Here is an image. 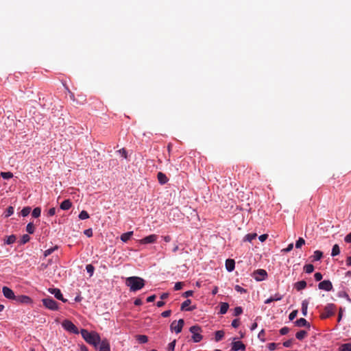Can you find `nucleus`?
<instances>
[{
    "label": "nucleus",
    "mask_w": 351,
    "mask_h": 351,
    "mask_svg": "<svg viewBox=\"0 0 351 351\" xmlns=\"http://www.w3.org/2000/svg\"><path fill=\"white\" fill-rule=\"evenodd\" d=\"M125 285L131 291H136L145 286V280L137 276L128 277L125 280Z\"/></svg>",
    "instance_id": "f257e3e1"
},
{
    "label": "nucleus",
    "mask_w": 351,
    "mask_h": 351,
    "mask_svg": "<svg viewBox=\"0 0 351 351\" xmlns=\"http://www.w3.org/2000/svg\"><path fill=\"white\" fill-rule=\"evenodd\" d=\"M81 335L87 343L93 345L95 348L97 347L100 343L101 339L97 332H89L87 330L82 329Z\"/></svg>",
    "instance_id": "f03ea898"
},
{
    "label": "nucleus",
    "mask_w": 351,
    "mask_h": 351,
    "mask_svg": "<svg viewBox=\"0 0 351 351\" xmlns=\"http://www.w3.org/2000/svg\"><path fill=\"white\" fill-rule=\"evenodd\" d=\"M337 310L336 306L334 304H327L320 313V318L325 319L335 315Z\"/></svg>",
    "instance_id": "7ed1b4c3"
},
{
    "label": "nucleus",
    "mask_w": 351,
    "mask_h": 351,
    "mask_svg": "<svg viewBox=\"0 0 351 351\" xmlns=\"http://www.w3.org/2000/svg\"><path fill=\"white\" fill-rule=\"evenodd\" d=\"M189 331L192 333L191 339L194 343L200 342L203 336L202 335V328L198 325L192 326L189 328Z\"/></svg>",
    "instance_id": "20e7f679"
},
{
    "label": "nucleus",
    "mask_w": 351,
    "mask_h": 351,
    "mask_svg": "<svg viewBox=\"0 0 351 351\" xmlns=\"http://www.w3.org/2000/svg\"><path fill=\"white\" fill-rule=\"evenodd\" d=\"M42 302L43 305L49 310L56 311L58 309V303L51 298H44Z\"/></svg>",
    "instance_id": "39448f33"
},
{
    "label": "nucleus",
    "mask_w": 351,
    "mask_h": 351,
    "mask_svg": "<svg viewBox=\"0 0 351 351\" xmlns=\"http://www.w3.org/2000/svg\"><path fill=\"white\" fill-rule=\"evenodd\" d=\"M62 327L67 331L78 334L79 331L77 328L73 324V323L68 319L64 320L62 323Z\"/></svg>",
    "instance_id": "423d86ee"
},
{
    "label": "nucleus",
    "mask_w": 351,
    "mask_h": 351,
    "mask_svg": "<svg viewBox=\"0 0 351 351\" xmlns=\"http://www.w3.org/2000/svg\"><path fill=\"white\" fill-rule=\"evenodd\" d=\"M184 324L183 319H180L178 322L173 321L170 325V329L171 331H175L176 333H180Z\"/></svg>",
    "instance_id": "0eeeda50"
},
{
    "label": "nucleus",
    "mask_w": 351,
    "mask_h": 351,
    "mask_svg": "<svg viewBox=\"0 0 351 351\" xmlns=\"http://www.w3.org/2000/svg\"><path fill=\"white\" fill-rule=\"evenodd\" d=\"M267 276V271L265 269H259L253 272L252 276L257 281H261L265 279Z\"/></svg>",
    "instance_id": "6e6552de"
},
{
    "label": "nucleus",
    "mask_w": 351,
    "mask_h": 351,
    "mask_svg": "<svg viewBox=\"0 0 351 351\" xmlns=\"http://www.w3.org/2000/svg\"><path fill=\"white\" fill-rule=\"evenodd\" d=\"M318 287L319 289L325 290L326 291H330L332 289V285L330 280H325L319 283Z\"/></svg>",
    "instance_id": "1a4fd4ad"
},
{
    "label": "nucleus",
    "mask_w": 351,
    "mask_h": 351,
    "mask_svg": "<svg viewBox=\"0 0 351 351\" xmlns=\"http://www.w3.org/2000/svg\"><path fill=\"white\" fill-rule=\"evenodd\" d=\"M16 302L21 304H31L32 303V300L30 297L27 295H21L16 296L14 300Z\"/></svg>",
    "instance_id": "9d476101"
},
{
    "label": "nucleus",
    "mask_w": 351,
    "mask_h": 351,
    "mask_svg": "<svg viewBox=\"0 0 351 351\" xmlns=\"http://www.w3.org/2000/svg\"><path fill=\"white\" fill-rule=\"evenodd\" d=\"M2 292L5 298L9 300H14L16 295L14 291L8 287H3Z\"/></svg>",
    "instance_id": "9b49d317"
},
{
    "label": "nucleus",
    "mask_w": 351,
    "mask_h": 351,
    "mask_svg": "<svg viewBox=\"0 0 351 351\" xmlns=\"http://www.w3.org/2000/svg\"><path fill=\"white\" fill-rule=\"evenodd\" d=\"M49 293H51V294H53L54 296L58 299V300H60L61 301H62L63 302H67V300L66 299H64L63 298V295L60 291V290L59 289H57V288H51V289H49Z\"/></svg>",
    "instance_id": "f8f14e48"
},
{
    "label": "nucleus",
    "mask_w": 351,
    "mask_h": 351,
    "mask_svg": "<svg viewBox=\"0 0 351 351\" xmlns=\"http://www.w3.org/2000/svg\"><path fill=\"white\" fill-rule=\"evenodd\" d=\"M231 350L232 351H238V350L245 351V345L242 341H233L232 343Z\"/></svg>",
    "instance_id": "ddd939ff"
},
{
    "label": "nucleus",
    "mask_w": 351,
    "mask_h": 351,
    "mask_svg": "<svg viewBox=\"0 0 351 351\" xmlns=\"http://www.w3.org/2000/svg\"><path fill=\"white\" fill-rule=\"evenodd\" d=\"M158 236L156 234H150L140 240L141 244L154 243L156 241Z\"/></svg>",
    "instance_id": "4468645a"
},
{
    "label": "nucleus",
    "mask_w": 351,
    "mask_h": 351,
    "mask_svg": "<svg viewBox=\"0 0 351 351\" xmlns=\"http://www.w3.org/2000/svg\"><path fill=\"white\" fill-rule=\"evenodd\" d=\"M98 346L99 351H110V343L107 339L100 341Z\"/></svg>",
    "instance_id": "2eb2a0df"
},
{
    "label": "nucleus",
    "mask_w": 351,
    "mask_h": 351,
    "mask_svg": "<svg viewBox=\"0 0 351 351\" xmlns=\"http://www.w3.org/2000/svg\"><path fill=\"white\" fill-rule=\"evenodd\" d=\"M294 324L298 327L306 326L308 328H310L311 327L310 324L304 318H300L299 319H297Z\"/></svg>",
    "instance_id": "dca6fc26"
},
{
    "label": "nucleus",
    "mask_w": 351,
    "mask_h": 351,
    "mask_svg": "<svg viewBox=\"0 0 351 351\" xmlns=\"http://www.w3.org/2000/svg\"><path fill=\"white\" fill-rule=\"evenodd\" d=\"M293 287L297 291H300L306 287V282L305 280L297 282L294 284Z\"/></svg>",
    "instance_id": "f3484780"
},
{
    "label": "nucleus",
    "mask_w": 351,
    "mask_h": 351,
    "mask_svg": "<svg viewBox=\"0 0 351 351\" xmlns=\"http://www.w3.org/2000/svg\"><path fill=\"white\" fill-rule=\"evenodd\" d=\"M235 267V262L233 259H227L226 261V268L228 271L234 270Z\"/></svg>",
    "instance_id": "a211bd4d"
},
{
    "label": "nucleus",
    "mask_w": 351,
    "mask_h": 351,
    "mask_svg": "<svg viewBox=\"0 0 351 351\" xmlns=\"http://www.w3.org/2000/svg\"><path fill=\"white\" fill-rule=\"evenodd\" d=\"M158 182L161 184H165L168 182V178L166 175L162 172H158L157 175Z\"/></svg>",
    "instance_id": "6ab92c4d"
},
{
    "label": "nucleus",
    "mask_w": 351,
    "mask_h": 351,
    "mask_svg": "<svg viewBox=\"0 0 351 351\" xmlns=\"http://www.w3.org/2000/svg\"><path fill=\"white\" fill-rule=\"evenodd\" d=\"M191 304V300L189 299H187L185 300L181 305V310L182 311H193L195 309V307H191L187 308V306H189Z\"/></svg>",
    "instance_id": "aec40b11"
},
{
    "label": "nucleus",
    "mask_w": 351,
    "mask_h": 351,
    "mask_svg": "<svg viewBox=\"0 0 351 351\" xmlns=\"http://www.w3.org/2000/svg\"><path fill=\"white\" fill-rule=\"evenodd\" d=\"M72 206V203L70 199H65L60 204V208L62 210H69Z\"/></svg>",
    "instance_id": "412c9836"
},
{
    "label": "nucleus",
    "mask_w": 351,
    "mask_h": 351,
    "mask_svg": "<svg viewBox=\"0 0 351 351\" xmlns=\"http://www.w3.org/2000/svg\"><path fill=\"white\" fill-rule=\"evenodd\" d=\"M282 295H280L279 293H276L275 294L274 296H271L269 298L267 299L265 301V304H269L274 301H278V300H280L282 299Z\"/></svg>",
    "instance_id": "4be33fe9"
},
{
    "label": "nucleus",
    "mask_w": 351,
    "mask_h": 351,
    "mask_svg": "<svg viewBox=\"0 0 351 351\" xmlns=\"http://www.w3.org/2000/svg\"><path fill=\"white\" fill-rule=\"evenodd\" d=\"M132 235H133V231L123 233L121 235V240L123 242H127L128 241H129L130 239V238Z\"/></svg>",
    "instance_id": "5701e85b"
},
{
    "label": "nucleus",
    "mask_w": 351,
    "mask_h": 351,
    "mask_svg": "<svg viewBox=\"0 0 351 351\" xmlns=\"http://www.w3.org/2000/svg\"><path fill=\"white\" fill-rule=\"evenodd\" d=\"M228 308H229V304L226 302H221L220 304V311H219V313L220 314H225L227 313L228 310Z\"/></svg>",
    "instance_id": "b1692460"
},
{
    "label": "nucleus",
    "mask_w": 351,
    "mask_h": 351,
    "mask_svg": "<svg viewBox=\"0 0 351 351\" xmlns=\"http://www.w3.org/2000/svg\"><path fill=\"white\" fill-rule=\"evenodd\" d=\"M136 339L140 343H145L148 341V337L146 335H137L136 336Z\"/></svg>",
    "instance_id": "393cba45"
},
{
    "label": "nucleus",
    "mask_w": 351,
    "mask_h": 351,
    "mask_svg": "<svg viewBox=\"0 0 351 351\" xmlns=\"http://www.w3.org/2000/svg\"><path fill=\"white\" fill-rule=\"evenodd\" d=\"M308 302L306 300H304L302 302V313L304 316H306L307 315V309H308Z\"/></svg>",
    "instance_id": "a878e982"
},
{
    "label": "nucleus",
    "mask_w": 351,
    "mask_h": 351,
    "mask_svg": "<svg viewBox=\"0 0 351 351\" xmlns=\"http://www.w3.org/2000/svg\"><path fill=\"white\" fill-rule=\"evenodd\" d=\"M16 237L14 234H12L8 236L6 239H5L4 243L7 245H10L14 243L16 241Z\"/></svg>",
    "instance_id": "bb28decb"
},
{
    "label": "nucleus",
    "mask_w": 351,
    "mask_h": 351,
    "mask_svg": "<svg viewBox=\"0 0 351 351\" xmlns=\"http://www.w3.org/2000/svg\"><path fill=\"white\" fill-rule=\"evenodd\" d=\"M307 336V332L306 330H300L295 334V337L299 340L304 339Z\"/></svg>",
    "instance_id": "cd10ccee"
},
{
    "label": "nucleus",
    "mask_w": 351,
    "mask_h": 351,
    "mask_svg": "<svg viewBox=\"0 0 351 351\" xmlns=\"http://www.w3.org/2000/svg\"><path fill=\"white\" fill-rule=\"evenodd\" d=\"M323 256V254L319 250H316L314 252L313 256V261H319Z\"/></svg>",
    "instance_id": "c85d7f7f"
},
{
    "label": "nucleus",
    "mask_w": 351,
    "mask_h": 351,
    "mask_svg": "<svg viewBox=\"0 0 351 351\" xmlns=\"http://www.w3.org/2000/svg\"><path fill=\"white\" fill-rule=\"evenodd\" d=\"M223 336H224V332L223 330L216 331L215 337V341H221L223 339Z\"/></svg>",
    "instance_id": "c756f323"
},
{
    "label": "nucleus",
    "mask_w": 351,
    "mask_h": 351,
    "mask_svg": "<svg viewBox=\"0 0 351 351\" xmlns=\"http://www.w3.org/2000/svg\"><path fill=\"white\" fill-rule=\"evenodd\" d=\"M339 351H351V343H347L342 344L339 347Z\"/></svg>",
    "instance_id": "7c9ffc66"
},
{
    "label": "nucleus",
    "mask_w": 351,
    "mask_h": 351,
    "mask_svg": "<svg viewBox=\"0 0 351 351\" xmlns=\"http://www.w3.org/2000/svg\"><path fill=\"white\" fill-rule=\"evenodd\" d=\"M257 234L256 233H250L245 235L244 238V241L251 242L256 237Z\"/></svg>",
    "instance_id": "2f4dec72"
},
{
    "label": "nucleus",
    "mask_w": 351,
    "mask_h": 351,
    "mask_svg": "<svg viewBox=\"0 0 351 351\" xmlns=\"http://www.w3.org/2000/svg\"><path fill=\"white\" fill-rule=\"evenodd\" d=\"M339 253H340V249H339V245L337 244L334 245L332 247V249L331 255L332 256H335L338 255Z\"/></svg>",
    "instance_id": "473e14b6"
},
{
    "label": "nucleus",
    "mask_w": 351,
    "mask_h": 351,
    "mask_svg": "<svg viewBox=\"0 0 351 351\" xmlns=\"http://www.w3.org/2000/svg\"><path fill=\"white\" fill-rule=\"evenodd\" d=\"M34 230H35V227H34V225L33 224V223H32V222L29 223L26 226V231L29 234H33L34 232Z\"/></svg>",
    "instance_id": "72a5a7b5"
},
{
    "label": "nucleus",
    "mask_w": 351,
    "mask_h": 351,
    "mask_svg": "<svg viewBox=\"0 0 351 351\" xmlns=\"http://www.w3.org/2000/svg\"><path fill=\"white\" fill-rule=\"evenodd\" d=\"M304 270L305 271L306 273L311 274L314 270V266L312 264L305 265L304 267Z\"/></svg>",
    "instance_id": "f704fd0d"
},
{
    "label": "nucleus",
    "mask_w": 351,
    "mask_h": 351,
    "mask_svg": "<svg viewBox=\"0 0 351 351\" xmlns=\"http://www.w3.org/2000/svg\"><path fill=\"white\" fill-rule=\"evenodd\" d=\"M40 213H41V208L40 207H36L33 210L32 215L33 217L37 218V217H40Z\"/></svg>",
    "instance_id": "c9c22d12"
},
{
    "label": "nucleus",
    "mask_w": 351,
    "mask_h": 351,
    "mask_svg": "<svg viewBox=\"0 0 351 351\" xmlns=\"http://www.w3.org/2000/svg\"><path fill=\"white\" fill-rule=\"evenodd\" d=\"M58 247L57 245H56L53 247L49 248L48 250H45L44 252L45 257H47L49 255H50L51 254H52L55 250H58Z\"/></svg>",
    "instance_id": "e433bc0d"
},
{
    "label": "nucleus",
    "mask_w": 351,
    "mask_h": 351,
    "mask_svg": "<svg viewBox=\"0 0 351 351\" xmlns=\"http://www.w3.org/2000/svg\"><path fill=\"white\" fill-rule=\"evenodd\" d=\"M31 212V208L29 206L24 207L21 210V215L23 217L27 216Z\"/></svg>",
    "instance_id": "4c0bfd02"
},
{
    "label": "nucleus",
    "mask_w": 351,
    "mask_h": 351,
    "mask_svg": "<svg viewBox=\"0 0 351 351\" xmlns=\"http://www.w3.org/2000/svg\"><path fill=\"white\" fill-rule=\"evenodd\" d=\"M304 244H305V240L300 237L295 243V247L300 248Z\"/></svg>",
    "instance_id": "58836bf2"
},
{
    "label": "nucleus",
    "mask_w": 351,
    "mask_h": 351,
    "mask_svg": "<svg viewBox=\"0 0 351 351\" xmlns=\"http://www.w3.org/2000/svg\"><path fill=\"white\" fill-rule=\"evenodd\" d=\"M79 218L82 220L89 218V215L86 210H82L79 215Z\"/></svg>",
    "instance_id": "ea45409f"
},
{
    "label": "nucleus",
    "mask_w": 351,
    "mask_h": 351,
    "mask_svg": "<svg viewBox=\"0 0 351 351\" xmlns=\"http://www.w3.org/2000/svg\"><path fill=\"white\" fill-rule=\"evenodd\" d=\"M86 269L87 272L90 274V276H92L95 270V267L91 264H88L86 265Z\"/></svg>",
    "instance_id": "a19ab883"
},
{
    "label": "nucleus",
    "mask_w": 351,
    "mask_h": 351,
    "mask_svg": "<svg viewBox=\"0 0 351 351\" xmlns=\"http://www.w3.org/2000/svg\"><path fill=\"white\" fill-rule=\"evenodd\" d=\"M1 176L4 179H10V178H12L13 177L12 173L9 172V171L8 172H1Z\"/></svg>",
    "instance_id": "79ce46f5"
},
{
    "label": "nucleus",
    "mask_w": 351,
    "mask_h": 351,
    "mask_svg": "<svg viewBox=\"0 0 351 351\" xmlns=\"http://www.w3.org/2000/svg\"><path fill=\"white\" fill-rule=\"evenodd\" d=\"M14 213V208L12 206H9L6 211L5 212V217H8Z\"/></svg>",
    "instance_id": "37998d69"
},
{
    "label": "nucleus",
    "mask_w": 351,
    "mask_h": 351,
    "mask_svg": "<svg viewBox=\"0 0 351 351\" xmlns=\"http://www.w3.org/2000/svg\"><path fill=\"white\" fill-rule=\"evenodd\" d=\"M176 341L173 340L171 343H169L167 350L168 351H174L175 346H176Z\"/></svg>",
    "instance_id": "c03bdc74"
},
{
    "label": "nucleus",
    "mask_w": 351,
    "mask_h": 351,
    "mask_svg": "<svg viewBox=\"0 0 351 351\" xmlns=\"http://www.w3.org/2000/svg\"><path fill=\"white\" fill-rule=\"evenodd\" d=\"M243 313V308L241 306H237L234 310V315L238 316Z\"/></svg>",
    "instance_id": "a18cd8bd"
},
{
    "label": "nucleus",
    "mask_w": 351,
    "mask_h": 351,
    "mask_svg": "<svg viewBox=\"0 0 351 351\" xmlns=\"http://www.w3.org/2000/svg\"><path fill=\"white\" fill-rule=\"evenodd\" d=\"M30 239V237L28 234H24L23 235L22 238H21V244H25L26 243H27Z\"/></svg>",
    "instance_id": "49530a36"
},
{
    "label": "nucleus",
    "mask_w": 351,
    "mask_h": 351,
    "mask_svg": "<svg viewBox=\"0 0 351 351\" xmlns=\"http://www.w3.org/2000/svg\"><path fill=\"white\" fill-rule=\"evenodd\" d=\"M184 285V282H178L175 284L174 289L176 291H178L182 289V287Z\"/></svg>",
    "instance_id": "de8ad7c7"
},
{
    "label": "nucleus",
    "mask_w": 351,
    "mask_h": 351,
    "mask_svg": "<svg viewBox=\"0 0 351 351\" xmlns=\"http://www.w3.org/2000/svg\"><path fill=\"white\" fill-rule=\"evenodd\" d=\"M298 315V311L294 310L289 315V318L291 321L293 320Z\"/></svg>",
    "instance_id": "09e8293b"
},
{
    "label": "nucleus",
    "mask_w": 351,
    "mask_h": 351,
    "mask_svg": "<svg viewBox=\"0 0 351 351\" xmlns=\"http://www.w3.org/2000/svg\"><path fill=\"white\" fill-rule=\"evenodd\" d=\"M293 243H290L288 245L287 247L285 248V249H282V252H291L292 250H293Z\"/></svg>",
    "instance_id": "8fccbe9b"
},
{
    "label": "nucleus",
    "mask_w": 351,
    "mask_h": 351,
    "mask_svg": "<svg viewBox=\"0 0 351 351\" xmlns=\"http://www.w3.org/2000/svg\"><path fill=\"white\" fill-rule=\"evenodd\" d=\"M289 332V328L288 327H283L280 330V333L282 335H287Z\"/></svg>",
    "instance_id": "3c124183"
},
{
    "label": "nucleus",
    "mask_w": 351,
    "mask_h": 351,
    "mask_svg": "<svg viewBox=\"0 0 351 351\" xmlns=\"http://www.w3.org/2000/svg\"><path fill=\"white\" fill-rule=\"evenodd\" d=\"M232 326L233 328H237V327H239V326L240 325V321L239 319H234L232 322Z\"/></svg>",
    "instance_id": "603ef678"
},
{
    "label": "nucleus",
    "mask_w": 351,
    "mask_h": 351,
    "mask_svg": "<svg viewBox=\"0 0 351 351\" xmlns=\"http://www.w3.org/2000/svg\"><path fill=\"white\" fill-rule=\"evenodd\" d=\"M258 337L262 341H265V330L263 329L260 331V332L258 335Z\"/></svg>",
    "instance_id": "864d4df0"
},
{
    "label": "nucleus",
    "mask_w": 351,
    "mask_h": 351,
    "mask_svg": "<svg viewBox=\"0 0 351 351\" xmlns=\"http://www.w3.org/2000/svg\"><path fill=\"white\" fill-rule=\"evenodd\" d=\"M293 341V339H289L287 341H285V342H283V346L286 348H290L292 346Z\"/></svg>",
    "instance_id": "5fc2aeb1"
},
{
    "label": "nucleus",
    "mask_w": 351,
    "mask_h": 351,
    "mask_svg": "<svg viewBox=\"0 0 351 351\" xmlns=\"http://www.w3.org/2000/svg\"><path fill=\"white\" fill-rule=\"evenodd\" d=\"M235 290L241 293H246V289L242 288L241 287H240L239 285H236L235 287H234Z\"/></svg>",
    "instance_id": "6e6d98bb"
},
{
    "label": "nucleus",
    "mask_w": 351,
    "mask_h": 351,
    "mask_svg": "<svg viewBox=\"0 0 351 351\" xmlns=\"http://www.w3.org/2000/svg\"><path fill=\"white\" fill-rule=\"evenodd\" d=\"M84 234L86 235L88 237H91L93 236V230L91 228L86 229L84 232Z\"/></svg>",
    "instance_id": "4d7b16f0"
},
{
    "label": "nucleus",
    "mask_w": 351,
    "mask_h": 351,
    "mask_svg": "<svg viewBox=\"0 0 351 351\" xmlns=\"http://www.w3.org/2000/svg\"><path fill=\"white\" fill-rule=\"evenodd\" d=\"M118 152L121 154V156H123L124 158H127L128 154L124 148L119 149Z\"/></svg>",
    "instance_id": "13d9d810"
},
{
    "label": "nucleus",
    "mask_w": 351,
    "mask_h": 351,
    "mask_svg": "<svg viewBox=\"0 0 351 351\" xmlns=\"http://www.w3.org/2000/svg\"><path fill=\"white\" fill-rule=\"evenodd\" d=\"M316 281H320L322 279V274L319 272H317L314 275Z\"/></svg>",
    "instance_id": "bf43d9fd"
},
{
    "label": "nucleus",
    "mask_w": 351,
    "mask_h": 351,
    "mask_svg": "<svg viewBox=\"0 0 351 351\" xmlns=\"http://www.w3.org/2000/svg\"><path fill=\"white\" fill-rule=\"evenodd\" d=\"M171 310H167V311H165L164 312H162L161 313V315L163 317H168L171 315Z\"/></svg>",
    "instance_id": "052dcab7"
},
{
    "label": "nucleus",
    "mask_w": 351,
    "mask_h": 351,
    "mask_svg": "<svg viewBox=\"0 0 351 351\" xmlns=\"http://www.w3.org/2000/svg\"><path fill=\"white\" fill-rule=\"evenodd\" d=\"M193 294V291L190 290V291H187L186 292H184L183 294H182V296L184 298H188V297H190V296H192Z\"/></svg>",
    "instance_id": "680f3d73"
},
{
    "label": "nucleus",
    "mask_w": 351,
    "mask_h": 351,
    "mask_svg": "<svg viewBox=\"0 0 351 351\" xmlns=\"http://www.w3.org/2000/svg\"><path fill=\"white\" fill-rule=\"evenodd\" d=\"M56 214V208H51L47 213L48 216H53Z\"/></svg>",
    "instance_id": "e2e57ef3"
},
{
    "label": "nucleus",
    "mask_w": 351,
    "mask_h": 351,
    "mask_svg": "<svg viewBox=\"0 0 351 351\" xmlns=\"http://www.w3.org/2000/svg\"><path fill=\"white\" fill-rule=\"evenodd\" d=\"M276 343H270L268 344L267 347L269 350H274L276 348Z\"/></svg>",
    "instance_id": "0e129e2a"
},
{
    "label": "nucleus",
    "mask_w": 351,
    "mask_h": 351,
    "mask_svg": "<svg viewBox=\"0 0 351 351\" xmlns=\"http://www.w3.org/2000/svg\"><path fill=\"white\" fill-rule=\"evenodd\" d=\"M268 237V234H263L259 236L258 239L261 242H264Z\"/></svg>",
    "instance_id": "69168bd1"
},
{
    "label": "nucleus",
    "mask_w": 351,
    "mask_h": 351,
    "mask_svg": "<svg viewBox=\"0 0 351 351\" xmlns=\"http://www.w3.org/2000/svg\"><path fill=\"white\" fill-rule=\"evenodd\" d=\"M344 241L346 242V243H351V232L348 234L345 238H344Z\"/></svg>",
    "instance_id": "338daca9"
},
{
    "label": "nucleus",
    "mask_w": 351,
    "mask_h": 351,
    "mask_svg": "<svg viewBox=\"0 0 351 351\" xmlns=\"http://www.w3.org/2000/svg\"><path fill=\"white\" fill-rule=\"evenodd\" d=\"M156 295H150L147 298V302H152L155 300L156 299Z\"/></svg>",
    "instance_id": "774afa93"
}]
</instances>
